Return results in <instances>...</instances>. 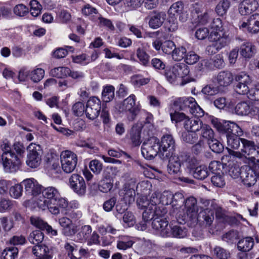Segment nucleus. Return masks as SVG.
Masks as SVG:
<instances>
[{"label":"nucleus","instance_id":"4be33fe9","mask_svg":"<svg viewBox=\"0 0 259 259\" xmlns=\"http://www.w3.org/2000/svg\"><path fill=\"white\" fill-rule=\"evenodd\" d=\"M167 165V171L170 175H177L181 172V166L184 160L183 155H171Z\"/></svg>","mask_w":259,"mask_h":259},{"label":"nucleus","instance_id":"680f3d73","mask_svg":"<svg viewBox=\"0 0 259 259\" xmlns=\"http://www.w3.org/2000/svg\"><path fill=\"white\" fill-rule=\"evenodd\" d=\"M82 13L83 15L90 17L91 19L95 20L97 18L98 14L97 10L91 7L90 5H85L82 9Z\"/></svg>","mask_w":259,"mask_h":259},{"label":"nucleus","instance_id":"f704fd0d","mask_svg":"<svg viewBox=\"0 0 259 259\" xmlns=\"http://www.w3.org/2000/svg\"><path fill=\"white\" fill-rule=\"evenodd\" d=\"M134 241L137 249L141 253L149 251L152 247V243L151 241L145 238L134 237Z\"/></svg>","mask_w":259,"mask_h":259},{"label":"nucleus","instance_id":"1a4fd4ad","mask_svg":"<svg viewBox=\"0 0 259 259\" xmlns=\"http://www.w3.org/2000/svg\"><path fill=\"white\" fill-rule=\"evenodd\" d=\"M187 128L191 129L190 131L197 132L201 131V136L208 140V141L213 138V131L211 127L207 124H204L203 122L198 118L196 120L188 122Z\"/></svg>","mask_w":259,"mask_h":259},{"label":"nucleus","instance_id":"dca6fc26","mask_svg":"<svg viewBox=\"0 0 259 259\" xmlns=\"http://www.w3.org/2000/svg\"><path fill=\"white\" fill-rule=\"evenodd\" d=\"M57 222L61 227V233L67 237H71L77 231V226L73 224L71 219L67 216H63L58 219Z\"/></svg>","mask_w":259,"mask_h":259},{"label":"nucleus","instance_id":"603ef678","mask_svg":"<svg viewBox=\"0 0 259 259\" xmlns=\"http://www.w3.org/2000/svg\"><path fill=\"white\" fill-rule=\"evenodd\" d=\"M236 113L240 115H246L250 112V106L245 102L239 103L235 108Z\"/></svg>","mask_w":259,"mask_h":259},{"label":"nucleus","instance_id":"bb28decb","mask_svg":"<svg viewBox=\"0 0 259 259\" xmlns=\"http://www.w3.org/2000/svg\"><path fill=\"white\" fill-rule=\"evenodd\" d=\"M239 27L243 29L247 28L248 31L250 33H257L259 32V14L252 15L247 22H242Z\"/></svg>","mask_w":259,"mask_h":259},{"label":"nucleus","instance_id":"ddd939ff","mask_svg":"<svg viewBox=\"0 0 259 259\" xmlns=\"http://www.w3.org/2000/svg\"><path fill=\"white\" fill-rule=\"evenodd\" d=\"M136 187L135 179H131L125 183L123 188L120 191L119 195L122 197L123 201L128 202V205L135 201Z\"/></svg>","mask_w":259,"mask_h":259},{"label":"nucleus","instance_id":"6e6552de","mask_svg":"<svg viewBox=\"0 0 259 259\" xmlns=\"http://www.w3.org/2000/svg\"><path fill=\"white\" fill-rule=\"evenodd\" d=\"M61 166L66 173H71L76 167L77 163V156L69 150L62 151L60 155Z\"/></svg>","mask_w":259,"mask_h":259},{"label":"nucleus","instance_id":"a19ab883","mask_svg":"<svg viewBox=\"0 0 259 259\" xmlns=\"http://www.w3.org/2000/svg\"><path fill=\"white\" fill-rule=\"evenodd\" d=\"M158 194V198L159 200L158 203H161L162 205H171L172 206L174 194L169 191H164L162 193Z\"/></svg>","mask_w":259,"mask_h":259},{"label":"nucleus","instance_id":"a18cd8bd","mask_svg":"<svg viewBox=\"0 0 259 259\" xmlns=\"http://www.w3.org/2000/svg\"><path fill=\"white\" fill-rule=\"evenodd\" d=\"M114 88L111 85H107L104 87L102 91V99L104 102H109L114 97Z\"/></svg>","mask_w":259,"mask_h":259},{"label":"nucleus","instance_id":"9b49d317","mask_svg":"<svg viewBox=\"0 0 259 259\" xmlns=\"http://www.w3.org/2000/svg\"><path fill=\"white\" fill-rule=\"evenodd\" d=\"M29 153L27 155L26 164L31 168L38 167L41 163L40 155V147L38 145L31 143L28 147Z\"/></svg>","mask_w":259,"mask_h":259},{"label":"nucleus","instance_id":"c9c22d12","mask_svg":"<svg viewBox=\"0 0 259 259\" xmlns=\"http://www.w3.org/2000/svg\"><path fill=\"white\" fill-rule=\"evenodd\" d=\"M217 83L221 86H228L233 81L232 74L229 71H223L218 73L215 77Z\"/></svg>","mask_w":259,"mask_h":259},{"label":"nucleus","instance_id":"ea45409f","mask_svg":"<svg viewBox=\"0 0 259 259\" xmlns=\"http://www.w3.org/2000/svg\"><path fill=\"white\" fill-rule=\"evenodd\" d=\"M206 64L210 68L213 67L221 68L224 67L225 65L223 56L221 54L214 56L212 59L206 62Z\"/></svg>","mask_w":259,"mask_h":259},{"label":"nucleus","instance_id":"774afa93","mask_svg":"<svg viewBox=\"0 0 259 259\" xmlns=\"http://www.w3.org/2000/svg\"><path fill=\"white\" fill-rule=\"evenodd\" d=\"M124 225L126 227L133 226L136 223V219L133 213L127 211L125 212L122 218Z\"/></svg>","mask_w":259,"mask_h":259},{"label":"nucleus","instance_id":"4c0bfd02","mask_svg":"<svg viewBox=\"0 0 259 259\" xmlns=\"http://www.w3.org/2000/svg\"><path fill=\"white\" fill-rule=\"evenodd\" d=\"M254 245V239L251 237H247L241 239L238 242L237 247L239 250L243 252L248 251Z\"/></svg>","mask_w":259,"mask_h":259},{"label":"nucleus","instance_id":"0e129e2a","mask_svg":"<svg viewBox=\"0 0 259 259\" xmlns=\"http://www.w3.org/2000/svg\"><path fill=\"white\" fill-rule=\"evenodd\" d=\"M208 144L210 148L214 152L219 153L222 152L224 149L223 144L213 138L208 141Z\"/></svg>","mask_w":259,"mask_h":259},{"label":"nucleus","instance_id":"c03bdc74","mask_svg":"<svg viewBox=\"0 0 259 259\" xmlns=\"http://www.w3.org/2000/svg\"><path fill=\"white\" fill-rule=\"evenodd\" d=\"M113 180L109 175L106 176L101 181L99 189L101 192L107 193L113 187Z\"/></svg>","mask_w":259,"mask_h":259},{"label":"nucleus","instance_id":"f8f14e48","mask_svg":"<svg viewBox=\"0 0 259 259\" xmlns=\"http://www.w3.org/2000/svg\"><path fill=\"white\" fill-rule=\"evenodd\" d=\"M101 109V102L96 97L91 98L87 102L85 113L88 118L91 120L96 119L99 115Z\"/></svg>","mask_w":259,"mask_h":259},{"label":"nucleus","instance_id":"393cba45","mask_svg":"<svg viewBox=\"0 0 259 259\" xmlns=\"http://www.w3.org/2000/svg\"><path fill=\"white\" fill-rule=\"evenodd\" d=\"M184 104L185 110H188L196 117H202L204 115L203 110L193 97H185Z\"/></svg>","mask_w":259,"mask_h":259},{"label":"nucleus","instance_id":"5fc2aeb1","mask_svg":"<svg viewBox=\"0 0 259 259\" xmlns=\"http://www.w3.org/2000/svg\"><path fill=\"white\" fill-rule=\"evenodd\" d=\"M45 70L41 68H36L30 71V79L34 82H38L44 77Z\"/></svg>","mask_w":259,"mask_h":259},{"label":"nucleus","instance_id":"e2e57ef3","mask_svg":"<svg viewBox=\"0 0 259 259\" xmlns=\"http://www.w3.org/2000/svg\"><path fill=\"white\" fill-rule=\"evenodd\" d=\"M22 192V185L21 184H17L11 187L9 193L11 197L16 199H18L21 196Z\"/></svg>","mask_w":259,"mask_h":259},{"label":"nucleus","instance_id":"7c9ffc66","mask_svg":"<svg viewBox=\"0 0 259 259\" xmlns=\"http://www.w3.org/2000/svg\"><path fill=\"white\" fill-rule=\"evenodd\" d=\"M32 252L35 255L36 259H51V252L46 245H36L32 248Z\"/></svg>","mask_w":259,"mask_h":259},{"label":"nucleus","instance_id":"864d4df0","mask_svg":"<svg viewBox=\"0 0 259 259\" xmlns=\"http://www.w3.org/2000/svg\"><path fill=\"white\" fill-rule=\"evenodd\" d=\"M254 51V46L250 42H246L242 45L240 54L245 58H250Z\"/></svg>","mask_w":259,"mask_h":259},{"label":"nucleus","instance_id":"20e7f679","mask_svg":"<svg viewBox=\"0 0 259 259\" xmlns=\"http://www.w3.org/2000/svg\"><path fill=\"white\" fill-rule=\"evenodd\" d=\"M207 207L200 211L195 218H193L195 222L205 227H209L214 220V210H216V215L222 208L219 207L213 200H208L206 202Z\"/></svg>","mask_w":259,"mask_h":259},{"label":"nucleus","instance_id":"b1692460","mask_svg":"<svg viewBox=\"0 0 259 259\" xmlns=\"http://www.w3.org/2000/svg\"><path fill=\"white\" fill-rule=\"evenodd\" d=\"M240 136H238L236 135L228 134L226 135L227 138V149L229 155H224L222 157V160L223 161H227L228 158L230 157L232 155H230V152L233 151V149H238L240 146V142L242 143L243 138H240Z\"/></svg>","mask_w":259,"mask_h":259},{"label":"nucleus","instance_id":"09e8293b","mask_svg":"<svg viewBox=\"0 0 259 259\" xmlns=\"http://www.w3.org/2000/svg\"><path fill=\"white\" fill-rule=\"evenodd\" d=\"M175 65L170 67L165 70V76L168 82L171 83H178L179 79L177 75Z\"/></svg>","mask_w":259,"mask_h":259},{"label":"nucleus","instance_id":"58836bf2","mask_svg":"<svg viewBox=\"0 0 259 259\" xmlns=\"http://www.w3.org/2000/svg\"><path fill=\"white\" fill-rule=\"evenodd\" d=\"M134 242V237L127 236H122L117 241V247L120 250H126L131 248Z\"/></svg>","mask_w":259,"mask_h":259},{"label":"nucleus","instance_id":"3c124183","mask_svg":"<svg viewBox=\"0 0 259 259\" xmlns=\"http://www.w3.org/2000/svg\"><path fill=\"white\" fill-rule=\"evenodd\" d=\"M75 145L77 147L90 149L94 152L98 150L97 147L94 143V140L91 139H87V140H78L76 142Z\"/></svg>","mask_w":259,"mask_h":259},{"label":"nucleus","instance_id":"6e6d98bb","mask_svg":"<svg viewBox=\"0 0 259 259\" xmlns=\"http://www.w3.org/2000/svg\"><path fill=\"white\" fill-rule=\"evenodd\" d=\"M186 49L183 47H175L171 55L172 59L176 61L183 60L185 56Z\"/></svg>","mask_w":259,"mask_h":259},{"label":"nucleus","instance_id":"c85d7f7f","mask_svg":"<svg viewBox=\"0 0 259 259\" xmlns=\"http://www.w3.org/2000/svg\"><path fill=\"white\" fill-rule=\"evenodd\" d=\"M175 65L177 71V75L179 80H181L180 84L184 85L191 81L187 76L189 73V69L187 65L184 63H177Z\"/></svg>","mask_w":259,"mask_h":259},{"label":"nucleus","instance_id":"79ce46f5","mask_svg":"<svg viewBox=\"0 0 259 259\" xmlns=\"http://www.w3.org/2000/svg\"><path fill=\"white\" fill-rule=\"evenodd\" d=\"M209 175L207 167L204 165H200L193 171V175L194 178L203 180Z\"/></svg>","mask_w":259,"mask_h":259},{"label":"nucleus","instance_id":"aec40b11","mask_svg":"<svg viewBox=\"0 0 259 259\" xmlns=\"http://www.w3.org/2000/svg\"><path fill=\"white\" fill-rule=\"evenodd\" d=\"M70 188L79 196H83L86 193V185L83 178L78 174H73L70 177Z\"/></svg>","mask_w":259,"mask_h":259},{"label":"nucleus","instance_id":"bf43d9fd","mask_svg":"<svg viewBox=\"0 0 259 259\" xmlns=\"http://www.w3.org/2000/svg\"><path fill=\"white\" fill-rule=\"evenodd\" d=\"M181 138L184 142L187 143L193 144L197 141L198 136L196 132L187 131V132L182 133Z\"/></svg>","mask_w":259,"mask_h":259},{"label":"nucleus","instance_id":"49530a36","mask_svg":"<svg viewBox=\"0 0 259 259\" xmlns=\"http://www.w3.org/2000/svg\"><path fill=\"white\" fill-rule=\"evenodd\" d=\"M92 231V228L89 225L82 226L80 231L77 234V238L80 242H84L89 238Z\"/></svg>","mask_w":259,"mask_h":259},{"label":"nucleus","instance_id":"c756f323","mask_svg":"<svg viewBox=\"0 0 259 259\" xmlns=\"http://www.w3.org/2000/svg\"><path fill=\"white\" fill-rule=\"evenodd\" d=\"M166 17V14L164 12H154L149 19V27L154 29L159 28L164 23Z\"/></svg>","mask_w":259,"mask_h":259},{"label":"nucleus","instance_id":"8fccbe9b","mask_svg":"<svg viewBox=\"0 0 259 259\" xmlns=\"http://www.w3.org/2000/svg\"><path fill=\"white\" fill-rule=\"evenodd\" d=\"M44 235L40 230H35L31 232L29 236V241L32 244L39 245L44 240Z\"/></svg>","mask_w":259,"mask_h":259},{"label":"nucleus","instance_id":"e433bc0d","mask_svg":"<svg viewBox=\"0 0 259 259\" xmlns=\"http://www.w3.org/2000/svg\"><path fill=\"white\" fill-rule=\"evenodd\" d=\"M136 54L140 64L146 66L149 63L150 56L147 53L145 47L143 44L137 48Z\"/></svg>","mask_w":259,"mask_h":259},{"label":"nucleus","instance_id":"69168bd1","mask_svg":"<svg viewBox=\"0 0 259 259\" xmlns=\"http://www.w3.org/2000/svg\"><path fill=\"white\" fill-rule=\"evenodd\" d=\"M211 181L212 184L218 187H222L225 184V179L223 174L218 172L211 177Z\"/></svg>","mask_w":259,"mask_h":259},{"label":"nucleus","instance_id":"f03ea898","mask_svg":"<svg viewBox=\"0 0 259 259\" xmlns=\"http://www.w3.org/2000/svg\"><path fill=\"white\" fill-rule=\"evenodd\" d=\"M242 147L240 151H231L230 155L242 160L245 163H255L259 160L257 156V147L252 141L242 140Z\"/></svg>","mask_w":259,"mask_h":259},{"label":"nucleus","instance_id":"4d7b16f0","mask_svg":"<svg viewBox=\"0 0 259 259\" xmlns=\"http://www.w3.org/2000/svg\"><path fill=\"white\" fill-rule=\"evenodd\" d=\"M213 252L218 259H228L230 257V252L221 246H215L213 249Z\"/></svg>","mask_w":259,"mask_h":259},{"label":"nucleus","instance_id":"423d86ee","mask_svg":"<svg viewBox=\"0 0 259 259\" xmlns=\"http://www.w3.org/2000/svg\"><path fill=\"white\" fill-rule=\"evenodd\" d=\"M158 194L154 192L152 194L150 200H148L146 196L139 197L137 200L138 207L139 209H145L143 212V218L145 220H150L155 204H157L159 200L158 198Z\"/></svg>","mask_w":259,"mask_h":259},{"label":"nucleus","instance_id":"de8ad7c7","mask_svg":"<svg viewBox=\"0 0 259 259\" xmlns=\"http://www.w3.org/2000/svg\"><path fill=\"white\" fill-rule=\"evenodd\" d=\"M69 72H70V69L67 67H58L52 69L50 73L52 76L58 78H63L68 76Z\"/></svg>","mask_w":259,"mask_h":259},{"label":"nucleus","instance_id":"052dcab7","mask_svg":"<svg viewBox=\"0 0 259 259\" xmlns=\"http://www.w3.org/2000/svg\"><path fill=\"white\" fill-rule=\"evenodd\" d=\"M18 252L16 247H9L3 251L2 256L3 259H15L17 256Z\"/></svg>","mask_w":259,"mask_h":259},{"label":"nucleus","instance_id":"13d9d810","mask_svg":"<svg viewBox=\"0 0 259 259\" xmlns=\"http://www.w3.org/2000/svg\"><path fill=\"white\" fill-rule=\"evenodd\" d=\"M29 6L30 12L32 16L36 17L40 14L42 7L37 1L31 0L30 2Z\"/></svg>","mask_w":259,"mask_h":259},{"label":"nucleus","instance_id":"6ab92c4d","mask_svg":"<svg viewBox=\"0 0 259 259\" xmlns=\"http://www.w3.org/2000/svg\"><path fill=\"white\" fill-rule=\"evenodd\" d=\"M21 185L22 186H24L25 190L28 193H30L35 197L34 202L37 205L36 201L38 198L46 188L42 189L41 186L33 178L24 180L21 183Z\"/></svg>","mask_w":259,"mask_h":259},{"label":"nucleus","instance_id":"0eeeda50","mask_svg":"<svg viewBox=\"0 0 259 259\" xmlns=\"http://www.w3.org/2000/svg\"><path fill=\"white\" fill-rule=\"evenodd\" d=\"M241 179L243 184L248 186H253L259 180V166L251 167L248 165L242 166Z\"/></svg>","mask_w":259,"mask_h":259},{"label":"nucleus","instance_id":"f257e3e1","mask_svg":"<svg viewBox=\"0 0 259 259\" xmlns=\"http://www.w3.org/2000/svg\"><path fill=\"white\" fill-rule=\"evenodd\" d=\"M37 206L42 210H48L54 215L57 216L61 213L67 214V211L79 208L80 204L76 200L70 202L61 196L59 191L54 187H48L38 198Z\"/></svg>","mask_w":259,"mask_h":259},{"label":"nucleus","instance_id":"412c9836","mask_svg":"<svg viewBox=\"0 0 259 259\" xmlns=\"http://www.w3.org/2000/svg\"><path fill=\"white\" fill-rule=\"evenodd\" d=\"M3 165L4 170L7 172H14L16 171L21 165V160L15 154L12 156H5L2 155Z\"/></svg>","mask_w":259,"mask_h":259},{"label":"nucleus","instance_id":"473e14b6","mask_svg":"<svg viewBox=\"0 0 259 259\" xmlns=\"http://www.w3.org/2000/svg\"><path fill=\"white\" fill-rule=\"evenodd\" d=\"M170 115L171 120L172 121H175L176 123L184 121V127L188 131H190L191 129L187 128L186 124L191 121L192 122H193V121L196 120L197 119V117L189 118L184 113L177 111H175L173 113H170Z\"/></svg>","mask_w":259,"mask_h":259},{"label":"nucleus","instance_id":"a211bd4d","mask_svg":"<svg viewBox=\"0 0 259 259\" xmlns=\"http://www.w3.org/2000/svg\"><path fill=\"white\" fill-rule=\"evenodd\" d=\"M192 11V18L193 23L197 24L205 25L208 23L210 19V15L206 11H204V9L198 3L193 5Z\"/></svg>","mask_w":259,"mask_h":259},{"label":"nucleus","instance_id":"338daca9","mask_svg":"<svg viewBox=\"0 0 259 259\" xmlns=\"http://www.w3.org/2000/svg\"><path fill=\"white\" fill-rule=\"evenodd\" d=\"M185 161L187 168L193 171L199 166L198 160L194 156H187Z\"/></svg>","mask_w":259,"mask_h":259},{"label":"nucleus","instance_id":"4468645a","mask_svg":"<svg viewBox=\"0 0 259 259\" xmlns=\"http://www.w3.org/2000/svg\"><path fill=\"white\" fill-rule=\"evenodd\" d=\"M136 100L135 95L131 94L119 106V111L129 113L132 115V118L133 119L140 110L139 106L136 104Z\"/></svg>","mask_w":259,"mask_h":259},{"label":"nucleus","instance_id":"f3484780","mask_svg":"<svg viewBox=\"0 0 259 259\" xmlns=\"http://www.w3.org/2000/svg\"><path fill=\"white\" fill-rule=\"evenodd\" d=\"M175 141L171 135L165 134L161 138L160 145V153L163 156L168 158L173 154Z\"/></svg>","mask_w":259,"mask_h":259},{"label":"nucleus","instance_id":"2eb2a0df","mask_svg":"<svg viewBox=\"0 0 259 259\" xmlns=\"http://www.w3.org/2000/svg\"><path fill=\"white\" fill-rule=\"evenodd\" d=\"M214 125L219 131L225 133L226 135L233 134L242 136L243 134L241 128L233 121H224L223 123H216Z\"/></svg>","mask_w":259,"mask_h":259},{"label":"nucleus","instance_id":"9d476101","mask_svg":"<svg viewBox=\"0 0 259 259\" xmlns=\"http://www.w3.org/2000/svg\"><path fill=\"white\" fill-rule=\"evenodd\" d=\"M235 79L236 81L235 87L236 92L240 95L248 93L250 88L252 86L250 76L244 72H241L236 75Z\"/></svg>","mask_w":259,"mask_h":259},{"label":"nucleus","instance_id":"cd10ccee","mask_svg":"<svg viewBox=\"0 0 259 259\" xmlns=\"http://www.w3.org/2000/svg\"><path fill=\"white\" fill-rule=\"evenodd\" d=\"M258 7L256 0H243L239 6V12L242 15H247L255 11Z\"/></svg>","mask_w":259,"mask_h":259},{"label":"nucleus","instance_id":"39448f33","mask_svg":"<svg viewBox=\"0 0 259 259\" xmlns=\"http://www.w3.org/2000/svg\"><path fill=\"white\" fill-rule=\"evenodd\" d=\"M158 152L160 153V142L158 138L152 137L143 142L141 147V153L145 159L151 160Z\"/></svg>","mask_w":259,"mask_h":259},{"label":"nucleus","instance_id":"7ed1b4c3","mask_svg":"<svg viewBox=\"0 0 259 259\" xmlns=\"http://www.w3.org/2000/svg\"><path fill=\"white\" fill-rule=\"evenodd\" d=\"M210 30L208 36L209 41L215 42V46L218 48L228 44L230 38L223 27L221 19L217 18L213 20L211 24Z\"/></svg>","mask_w":259,"mask_h":259},{"label":"nucleus","instance_id":"37998d69","mask_svg":"<svg viewBox=\"0 0 259 259\" xmlns=\"http://www.w3.org/2000/svg\"><path fill=\"white\" fill-rule=\"evenodd\" d=\"M231 6L230 0H221L215 7V11L220 16L225 15Z\"/></svg>","mask_w":259,"mask_h":259},{"label":"nucleus","instance_id":"2f4dec72","mask_svg":"<svg viewBox=\"0 0 259 259\" xmlns=\"http://www.w3.org/2000/svg\"><path fill=\"white\" fill-rule=\"evenodd\" d=\"M164 235H167V237H176L184 238L187 235V229L180 226L170 225L169 228L168 232H165Z\"/></svg>","mask_w":259,"mask_h":259},{"label":"nucleus","instance_id":"72a5a7b5","mask_svg":"<svg viewBox=\"0 0 259 259\" xmlns=\"http://www.w3.org/2000/svg\"><path fill=\"white\" fill-rule=\"evenodd\" d=\"M197 200L193 197H190L185 200V207L187 208V213L192 220L197 216Z\"/></svg>","mask_w":259,"mask_h":259},{"label":"nucleus","instance_id":"a878e982","mask_svg":"<svg viewBox=\"0 0 259 259\" xmlns=\"http://www.w3.org/2000/svg\"><path fill=\"white\" fill-rule=\"evenodd\" d=\"M184 5L183 2L178 1L171 5L168 11V16L177 17L179 16V20L185 22L188 18V15L183 12Z\"/></svg>","mask_w":259,"mask_h":259},{"label":"nucleus","instance_id":"5701e85b","mask_svg":"<svg viewBox=\"0 0 259 259\" xmlns=\"http://www.w3.org/2000/svg\"><path fill=\"white\" fill-rule=\"evenodd\" d=\"M170 225H168V221L164 218H155L152 222V227L157 234L163 237H167L164 235L165 232H168Z\"/></svg>","mask_w":259,"mask_h":259}]
</instances>
